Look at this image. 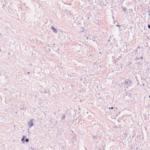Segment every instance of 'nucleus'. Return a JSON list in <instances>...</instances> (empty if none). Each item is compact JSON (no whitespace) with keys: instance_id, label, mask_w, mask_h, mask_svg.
Here are the masks:
<instances>
[{"instance_id":"f257e3e1","label":"nucleus","mask_w":150,"mask_h":150,"mask_svg":"<svg viewBox=\"0 0 150 150\" xmlns=\"http://www.w3.org/2000/svg\"><path fill=\"white\" fill-rule=\"evenodd\" d=\"M124 81V83L122 85H123L125 87H127L128 85H130L131 84V81L129 79H126Z\"/></svg>"},{"instance_id":"f03ea898","label":"nucleus","mask_w":150,"mask_h":150,"mask_svg":"<svg viewBox=\"0 0 150 150\" xmlns=\"http://www.w3.org/2000/svg\"><path fill=\"white\" fill-rule=\"evenodd\" d=\"M28 125L29 126V128L33 126V120H30L28 122Z\"/></svg>"},{"instance_id":"7ed1b4c3","label":"nucleus","mask_w":150,"mask_h":150,"mask_svg":"<svg viewBox=\"0 0 150 150\" xmlns=\"http://www.w3.org/2000/svg\"><path fill=\"white\" fill-rule=\"evenodd\" d=\"M51 28L53 32L55 33H57V30L54 27L52 26L51 27Z\"/></svg>"},{"instance_id":"20e7f679","label":"nucleus","mask_w":150,"mask_h":150,"mask_svg":"<svg viewBox=\"0 0 150 150\" xmlns=\"http://www.w3.org/2000/svg\"><path fill=\"white\" fill-rule=\"evenodd\" d=\"M65 118V115H63L62 116L61 118V120H64Z\"/></svg>"},{"instance_id":"39448f33","label":"nucleus","mask_w":150,"mask_h":150,"mask_svg":"<svg viewBox=\"0 0 150 150\" xmlns=\"http://www.w3.org/2000/svg\"><path fill=\"white\" fill-rule=\"evenodd\" d=\"M140 49H141V48L140 47H138L137 48L136 51H138L139 50H140Z\"/></svg>"},{"instance_id":"423d86ee","label":"nucleus","mask_w":150,"mask_h":150,"mask_svg":"<svg viewBox=\"0 0 150 150\" xmlns=\"http://www.w3.org/2000/svg\"><path fill=\"white\" fill-rule=\"evenodd\" d=\"M25 141L26 142H28L29 141V139L28 138H26Z\"/></svg>"},{"instance_id":"0eeeda50","label":"nucleus","mask_w":150,"mask_h":150,"mask_svg":"<svg viewBox=\"0 0 150 150\" xmlns=\"http://www.w3.org/2000/svg\"><path fill=\"white\" fill-rule=\"evenodd\" d=\"M21 141L23 142V143H24L25 142V139H23V138H22Z\"/></svg>"},{"instance_id":"6e6552de","label":"nucleus","mask_w":150,"mask_h":150,"mask_svg":"<svg viewBox=\"0 0 150 150\" xmlns=\"http://www.w3.org/2000/svg\"><path fill=\"white\" fill-rule=\"evenodd\" d=\"M123 10L124 11H126V8H124L123 9Z\"/></svg>"},{"instance_id":"1a4fd4ad","label":"nucleus","mask_w":150,"mask_h":150,"mask_svg":"<svg viewBox=\"0 0 150 150\" xmlns=\"http://www.w3.org/2000/svg\"><path fill=\"white\" fill-rule=\"evenodd\" d=\"M22 138H23V139H25L26 138V137L25 136H23V137Z\"/></svg>"},{"instance_id":"9d476101","label":"nucleus","mask_w":150,"mask_h":150,"mask_svg":"<svg viewBox=\"0 0 150 150\" xmlns=\"http://www.w3.org/2000/svg\"><path fill=\"white\" fill-rule=\"evenodd\" d=\"M149 13H148V15L150 16V11H149Z\"/></svg>"},{"instance_id":"9b49d317","label":"nucleus","mask_w":150,"mask_h":150,"mask_svg":"<svg viewBox=\"0 0 150 150\" xmlns=\"http://www.w3.org/2000/svg\"><path fill=\"white\" fill-rule=\"evenodd\" d=\"M148 28H150V25H148Z\"/></svg>"},{"instance_id":"f8f14e48","label":"nucleus","mask_w":150,"mask_h":150,"mask_svg":"<svg viewBox=\"0 0 150 150\" xmlns=\"http://www.w3.org/2000/svg\"><path fill=\"white\" fill-rule=\"evenodd\" d=\"M28 132L30 134V132H29V129H28Z\"/></svg>"},{"instance_id":"ddd939ff","label":"nucleus","mask_w":150,"mask_h":150,"mask_svg":"<svg viewBox=\"0 0 150 150\" xmlns=\"http://www.w3.org/2000/svg\"><path fill=\"white\" fill-rule=\"evenodd\" d=\"M121 26L120 25H117V26Z\"/></svg>"},{"instance_id":"4468645a","label":"nucleus","mask_w":150,"mask_h":150,"mask_svg":"<svg viewBox=\"0 0 150 150\" xmlns=\"http://www.w3.org/2000/svg\"><path fill=\"white\" fill-rule=\"evenodd\" d=\"M113 107H111V109H113Z\"/></svg>"},{"instance_id":"2eb2a0df","label":"nucleus","mask_w":150,"mask_h":150,"mask_svg":"<svg viewBox=\"0 0 150 150\" xmlns=\"http://www.w3.org/2000/svg\"><path fill=\"white\" fill-rule=\"evenodd\" d=\"M141 59H143V57H141Z\"/></svg>"},{"instance_id":"dca6fc26","label":"nucleus","mask_w":150,"mask_h":150,"mask_svg":"<svg viewBox=\"0 0 150 150\" xmlns=\"http://www.w3.org/2000/svg\"><path fill=\"white\" fill-rule=\"evenodd\" d=\"M90 116H88V118H90Z\"/></svg>"},{"instance_id":"f3484780","label":"nucleus","mask_w":150,"mask_h":150,"mask_svg":"<svg viewBox=\"0 0 150 150\" xmlns=\"http://www.w3.org/2000/svg\"><path fill=\"white\" fill-rule=\"evenodd\" d=\"M149 98H150V95H149Z\"/></svg>"},{"instance_id":"a211bd4d","label":"nucleus","mask_w":150,"mask_h":150,"mask_svg":"<svg viewBox=\"0 0 150 150\" xmlns=\"http://www.w3.org/2000/svg\"><path fill=\"white\" fill-rule=\"evenodd\" d=\"M29 73H30V72H28V74H29Z\"/></svg>"},{"instance_id":"6ab92c4d","label":"nucleus","mask_w":150,"mask_h":150,"mask_svg":"<svg viewBox=\"0 0 150 150\" xmlns=\"http://www.w3.org/2000/svg\"><path fill=\"white\" fill-rule=\"evenodd\" d=\"M10 54V53H8V54Z\"/></svg>"},{"instance_id":"aec40b11","label":"nucleus","mask_w":150,"mask_h":150,"mask_svg":"<svg viewBox=\"0 0 150 150\" xmlns=\"http://www.w3.org/2000/svg\"><path fill=\"white\" fill-rule=\"evenodd\" d=\"M144 84H143V86H144Z\"/></svg>"}]
</instances>
